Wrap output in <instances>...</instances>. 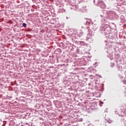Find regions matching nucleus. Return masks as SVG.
Here are the masks:
<instances>
[{"mask_svg":"<svg viewBox=\"0 0 126 126\" xmlns=\"http://www.w3.org/2000/svg\"><path fill=\"white\" fill-rule=\"evenodd\" d=\"M27 24L26 23H23V27H26L27 26Z\"/></svg>","mask_w":126,"mask_h":126,"instance_id":"1","label":"nucleus"}]
</instances>
